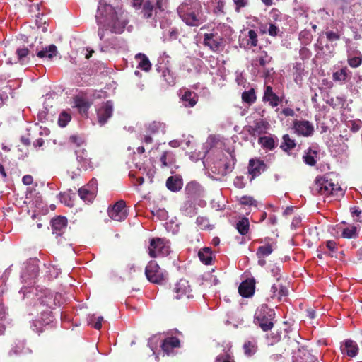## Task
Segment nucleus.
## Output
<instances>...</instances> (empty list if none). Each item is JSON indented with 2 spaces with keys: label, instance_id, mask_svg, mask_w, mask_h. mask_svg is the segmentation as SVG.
Here are the masks:
<instances>
[{
  "label": "nucleus",
  "instance_id": "nucleus-15",
  "mask_svg": "<svg viewBox=\"0 0 362 362\" xmlns=\"http://www.w3.org/2000/svg\"><path fill=\"white\" fill-rule=\"evenodd\" d=\"M255 281L254 279H247L240 283L238 287L240 295L244 298L251 297L255 289Z\"/></svg>",
  "mask_w": 362,
  "mask_h": 362
},
{
  "label": "nucleus",
  "instance_id": "nucleus-29",
  "mask_svg": "<svg viewBox=\"0 0 362 362\" xmlns=\"http://www.w3.org/2000/svg\"><path fill=\"white\" fill-rule=\"evenodd\" d=\"M198 257L200 261L206 265H210L212 263V251L210 247H205L198 252Z\"/></svg>",
  "mask_w": 362,
  "mask_h": 362
},
{
  "label": "nucleus",
  "instance_id": "nucleus-44",
  "mask_svg": "<svg viewBox=\"0 0 362 362\" xmlns=\"http://www.w3.org/2000/svg\"><path fill=\"white\" fill-rule=\"evenodd\" d=\"M243 350H244V353L246 356H251L255 354L256 350H257V346H255V344L253 342L248 341L244 344Z\"/></svg>",
  "mask_w": 362,
  "mask_h": 362
},
{
  "label": "nucleus",
  "instance_id": "nucleus-20",
  "mask_svg": "<svg viewBox=\"0 0 362 362\" xmlns=\"http://www.w3.org/2000/svg\"><path fill=\"white\" fill-rule=\"evenodd\" d=\"M341 351L343 354H346L349 357H354L358 352V347L357 344L351 340L346 339L341 345Z\"/></svg>",
  "mask_w": 362,
  "mask_h": 362
},
{
  "label": "nucleus",
  "instance_id": "nucleus-7",
  "mask_svg": "<svg viewBox=\"0 0 362 362\" xmlns=\"http://www.w3.org/2000/svg\"><path fill=\"white\" fill-rule=\"evenodd\" d=\"M170 252V247L164 240L160 238H152L148 246V254L150 257L155 258L158 257H164L169 255Z\"/></svg>",
  "mask_w": 362,
  "mask_h": 362
},
{
  "label": "nucleus",
  "instance_id": "nucleus-19",
  "mask_svg": "<svg viewBox=\"0 0 362 362\" xmlns=\"http://www.w3.org/2000/svg\"><path fill=\"white\" fill-rule=\"evenodd\" d=\"M263 101L268 102L269 105L275 107L281 102V99L273 91L272 87L267 86L264 88Z\"/></svg>",
  "mask_w": 362,
  "mask_h": 362
},
{
  "label": "nucleus",
  "instance_id": "nucleus-31",
  "mask_svg": "<svg viewBox=\"0 0 362 362\" xmlns=\"http://www.w3.org/2000/svg\"><path fill=\"white\" fill-rule=\"evenodd\" d=\"M282 139L283 141L280 145V148L289 153V151L296 146V141L291 139L288 134H284Z\"/></svg>",
  "mask_w": 362,
  "mask_h": 362
},
{
  "label": "nucleus",
  "instance_id": "nucleus-25",
  "mask_svg": "<svg viewBox=\"0 0 362 362\" xmlns=\"http://www.w3.org/2000/svg\"><path fill=\"white\" fill-rule=\"evenodd\" d=\"M75 107L78 108L81 114L87 115L88 110L91 106L92 103L83 97L76 96L74 98Z\"/></svg>",
  "mask_w": 362,
  "mask_h": 362
},
{
  "label": "nucleus",
  "instance_id": "nucleus-11",
  "mask_svg": "<svg viewBox=\"0 0 362 362\" xmlns=\"http://www.w3.org/2000/svg\"><path fill=\"white\" fill-rule=\"evenodd\" d=\"M113 103L111 100L103 103L97 110L98 122L100 126L107 123V120L112 116Z\"/></svg>",
  "mask_w": 362,
  "mask_h": 362
},
{
  "label": "nucleus",
  "instance_id": "nucleus-32",
  "mask_svg": "<svg viewBox=\"0 0 362 362\" xmlns=\"http://www.w3.org/2000/svg\"><path fill=\"white\" fill-rule=\"evenodd\" d=\"M274 249V245L272 243H267L264 245L259 246L256 252L257 257H267L270 255Z\"/></svg>",
  "mask_w": 362,
  "mask_h": 362
},
{
  "label": "nucleus",
  "instance_id": "nucleus-34",
  "mask_svg": "<svg viewBox=\"0 0 362 362\" xmlns=\"http://www.w3.org/2000/svg\"><path fill=\"white\" fill-rule=\"evenodd\" d=\"M349 78V70L346 66L336 72H334L332 74V78L334 81L346 82Z\"/></svg>",
  "mask_w": 362,
  "mask_h": 362
},
{
  "label": "nucleus",
  "instance_id": "nucleus-14",
  "mask_svg": "<svg viewBox=\"0 0 362 362\" xmlns=\"http://www.w3.org/2000/svg\"><path fill=\"white\" fill-rule=\"evenodd\" d=\"M266 170L264 161L259 159H251L249 161L248 173L251 175V180L259 176Z\"/></svg>",
  "mask_w": 362,
  "mask_h": 362
},
{
  "label": "nucleus",
  "instance_id": "nucleus-59",
  "mask_svg": "<svg viewBox=\"0 0 362 362\" xmlns=\"http://www.w3.org/2000/svg\"><path fill=\"white\" fill-rule=\"evenodd\" d=\"M240 202L242 205L251 206L255 202V200L250 197L244 196L240 198Z\"/></svg>",
  "mask_w": 362,
  "mask_h": 362
},
{
  "label": "nucleus",
  "instance_id": "nucleus-51",
  "mask_svg": "<svg viewBox=\"0 0 362 362\" xmlns=\"http://www.w3.org/2000/svg\"><path fill=\"white\" fill-rule=\"evenodd\" d=\"M98 180L95 178H92L89 181V182L84 187H86L88 189H89L92 192H94L95 194H97L98 189Z\"/></svg>",
  "mask_w": 362,
  "mask_h": 362
},
{
  "label": "nucleus",
  "instance_id": "nucleus-39",
  "mask_svg": "<svg viewBox=\"0 0 362 362\" xmlns=\"http://www.w3.org/2000/svg\"><path fill=\"white\" fill-rule=\"evenodd\" d=\"M258 141L264 148L272 150L275 148V141L272 137L261 136L259 138Z\"/></svg>",
  "mask_w": 362,
  "mask_h": 362
},
{
  "label": "nucleus",
  "instance_id": "nucleus-9",
  "mask_svg": "<svg viewBox=\"0 0 362 362\" xmlns=\"http://www.w3.org/2000/svg\"><path fill=\"white\" fill-rule=\"evenodd\" d=\"M107 213L110 218L114 221H124L127 216L125 202L124 200L117 202L113 206L108 209Z\"/></svg>",
  "mask_w": 362,
  "mask_h": 362
},
{
  "label": "nucleus",
  "instance_id": "nucleus-8",
  "mask_svg": "<svg viewBox=\"0 0 362 362\" xmlns=\"http://www.w3.org/2000/svg\"><path fill=\"white\" fill-rule=\"evenodd\" d=\"M33 351L23 341H18L10 350L8 355L12 358H18L22 361L31 360Z\"/></svg>",
  "mask_w": 362,
  "mask_h": 362
},
{
  "label": "nucleus",
  "instance_id": "nucleus-40",
  "mask_svg": "<svg viewBox=\"0 0 362 362\" xmlns=\"http://www.w3.org/2000/svg\"><path fill=\"white\" fill-rule=\"evenodd\" d=\"M216 362H235L234 356L229 351H223L216 357Z\"/></svg>",
  "mask_w": 362,
  "mask_h": 362
},
{
  "label": "nucleus",
  "instance_id": "nucleus-24",
  "mask_svg": "<svg viewBox=\"0 0 362 362\" xmlns=\"http://www.w3.org/2000/svg\"><path fill=\"white\" fill-rule=\"evenodd\" d=\"M165 129L166 124L160 121H153L146 127L147 132L150 134H165Z\"/></svg>",
  "mask_w": 362,
  "mask_h": 362
},
{
  "label": "nucleus",
  "instance_id": "nucleus-35",
  "mask_svg": "<svg viewBox=\"0 0 362 362\" xmlns=\"http://www.w3.org/2000/svg\"><path fill=\"white\" fill-rule=\"evenodd\" d=\"M250 223L246 217L241 218L236 223V229L238 233L242 235H246L249 231Z\"/></svg>",
  "mask_w": 362,
  "mask_h": 362
},
{
  "label": "nucleus",
  "instance_id": "nucleus-26",
  "mask_svg": "<svg viewBox=\"0 0 362 362\" xmlns=\"http://www.w3.org/2000/svg\"><path fill=\"white\" fill-rule=\"evenodd\" d=\"M166 187L172 192H178L182 187V179L177 176H170L166 180Z\"/></svg>",
  "mask_w": 362,
  "mask_h": 362
},
{
  "label": "nucleus",
  "instance_id": "nucleus-56",
  "mask_svg": "<svg viewBox=\"0 0 362 362\" xmlns=\"http://www.w3.org/2000/svg\"><path fill=\"white\" fill-rule=\"evenodd\" d=\"M350 210L352 217L354 218L356 221L361 222V220L360 219V216L362 213V211L359 209V207L354 206L351 207Z\"/></svg>",
  "mask_w": 362,
  "mask_h": 362
},
{
  "label": "nucleus",
  "instance_id": "nucleus-18",
  "mask_svg": "<svg viewBox=\"0 0 362 362\" xmlns=\"http://www.w3.org/2000/svg\"><path fill=\"white\" fill-rule=\"evenodd\" d=\"M269 124L263 119L255 120L253 125L248 126L247 132L250 136H256L266 132Z\"/></svg>",
  "mask_w": 362,
  "mask_h": 362
},
{
  "label": "nucleus",
  "instance_id": "nucleus-1",
  "mask_svg": "<svg viewBox=\"0 0 362 362\" xmlns=\"http://www.w3.org/2000/svg\"><path fill=\"white\" fill-rule=\"evenodd\" d=\"M178 15L183 22L191 27H198L206 21L202 13V7L198 1L182 3L177 9Z\"/></svg>",
  "mask_w": 362,
  "mask_h": 362
},
{
  "label": "nucleus",
  "instance_id": "nucleus-61",
  "mask_svg": "<svg viewBox=\"0 0 362 362\" xmlns=\"http://www.w3.org/2000/svg\"><path fill=\"white\" fill-rule=\"evenodd\" d=\"M144 1V0H132V6L136 10L140 9Z\"/></svg>",
  "mask_w": 362,
  "mask_h": 362
},
{
  "label": "nucleus",
  "instance_id": "nucleus-16",
  "mask_svg": "<svg viewBox=\"0 0 362 362\" xmlns=\"http://www.w3.org/2000/svg\"><path fill=\"white\" fill-rule=\"evenodd\" d=\"M185 192L188 199H195L201 196L203 189L197 182L191 181L187 184Z\"/></svg>",
  "mask_w": 362,
  "mask_h": 362
},
{
  "label": "nucleus",
  "instance_id": "nucleus-6",
  "mask_svg": "<svg viewBox=\"0 0 362 362\" xmlns=\"http://www.w3.org/2000/svg\"><path fill=\"white\" fill-rule=\"evenodd\" d=\"M173 292L174 298L177 300L190 299L193 298L194 296V292L189 281L184 279H180L175 284Z\"/></svg>",
  "mask_w": 362,
  "mask_h": 362
},
{
  "label": "nucleus",
  "instance_id": "nucleus-62",
  "mask_svg": "<svg viewBox=\"0 0 362 362\" xmlns=\"http://www.w3.org/2000/svg\"><path fill=\"white\" fill-rule=\"evenodd\" d=\"M22 182L25 185H30L33 182V178L30 175H25L23 177Z\"/></svg>",
  "mask_w": 362,
  "mask_h": 362
},
{
  "label": "nucleus",
  "instance_id": "nucleus-33",
  "mask_svg": "<svg viewBox=\"0 0 362 362\" xmlns=\"http://www.w3.org/2000/svg\"><path fill=\"white\" fill-rule=\"evenodd\" d=\"M78 195L82 200L88 203L93 202L96 197L94 192H92L84 186L78 189Z\"/></svg>",
  "mask_w": 362,
  "mask_h": 362
},
{
  "label": "nucleus",
  "instance_id": "nucleus-50",
  "mask_svg": "<svg viewBox=\"0 0 362 362\" xmlns=\"http://www.w3.org/2000/svg\"><path fill=\"white\" fill-rule=\"evenodd\" d=\"M348 64L352 68H357L362 64V56L360 54L348 59Z\"/></svg>",
  "mask_w": 362,
  "mask_h": 362
},
{
  "label": "nucleus",
  "instance_id": "nucleus-64",
  "mask_svg": "<svg viewBox=\"0 0 362 362\" xmlns=\"http://www.w3.org/2000/svg\"><path fill=\"white\" fill-rule=\"evenodd\" d=\"M288 294V290L285 286H281L279 288V290L278 291V295L279 297L281 296H286Z\"/></svg>",
  "mask_w": 362,
  "mask_h": 362
},
{
  "label": "nucleus",
  "instance_id": "nucleus-38",
  "mask_svg": "<svg viewBox=\"0 0 362 362\" xmlns=\"http://www.w3.org/2000/svg\"><path fill=\"white\" fill-rule=\"evenodd\" d=\"M317 152L315 150L308 148V152L303 156V161L310 166H314L316 164L315 157Z\"/></svg>",
  "mask_w": 362,
  "mask_h": 362
},
{
  "label": "nucleus",
  "instance_id": "nucleus-10",
  "mask_svg": "<svg viewBox=\"0 0 362 362\" xmlns=\"http://www.w3.org/2000/svg\"><path fill=\"white\" fill-rule=\"evenodd\" d=\"M76 160L81 168L85 170L88 169L93 170L95 166L98 165V161H93V158L90 157L88 151L84 148H79L75 151Z\"/></svg>",
  "mask_w": 362,
  "mask_h": 362
},
{
  "label": "nucleus",
  "instance_id": "nucleus-13",
  "mask_svg": "<svg viewBox=\"0 0 362 362\" xmlns=\"http://www.w3.org/2000/svg\"><path fill=\"white\" fill-rule=\"evenodd\" d=\"M68 221L64 216H57L52 219L51 226L52 233L57 238L62 237L67 229Z\"/></svg>",
  "mask_w": 362,
  "mask_h": 362
},
{
  "label": "nucleus",
  "instance_id": "nucleus-37",
  "mask_svg": "<svg viewBox=\"0 0 362 362\" xmlns=\"http://www.w3.org/2000/svg\"><path fill=\"white\" fill-rule=\"evenodd\" d=\"M241 98L243 103L248 105L253 104L257 100L255 89L250 88L248 90L243 92Z\"/></svg>",
  "mask_w": 362,
  "mask_h": 362
},
{
  "label": "nucleus",
  "instance_id": "nucleus-53",
  "mask_svg": "<svg viewBox=\"0 0 362 362\" xmlns=\"http://www.w3.org/2000/svg\"><path fill=\"white\" fill-rule=\"evenodd\" d=\"M196 223L202 230L206 229L209 227V220L206 218L202 216H198L197 218Z\"/></svg>",
  "mask_w": 362,
  "mask_h": 362
},
{
  "label": "nucleus",
  "instance_id": "nucleus-30",
  "mask_svg": "<svg viewBox=\"0 0 362 362\" xmlns=\"http://www.w3.org/2000/svg\"><path fill=\"white\" fill-rule=\"evenodd\" d=\"M135 58L138 60V68L145 71H148L151 69V63L146 54L139 53L135 56Z\"/></svg>",
  "mask_w": 362,
  "mask_h": 362
},
{
  "label": "nucleus",
  "instance_id": "nucleus-58",
  "mask_svg": "<svg viewBox=\"0 0 362 362\" xmlns=\"http://www.w3.org/2000/svg\"><path fill=\"white\" fill-rule=\"evenodd\" d=\"M299 54L302 59H306L311 57V52L307 47H302L300 49Z\"/></svg>",
  "mask_w": 362,
  "mask_h": 362
},
{
  "label": "nucleus",
  "instance_id": "nucleus-52",
  "mask_svg": "<svg viewBox=\"0 0 362 362\" xmlns=\"http://www.w3.org/2000/svg\"><path fill=\"white\" fill-rule=\"evenodd\" d=\"M280 33V29L275 24L269 23L268 34L272 37H276Z\"/></svg>",
  "mask_w": 362,
  "mask_h": 362
},
{
  "label": "nucleus",
  "instance_id": "nucleus-63",
  "mask_svg": "<svg viewBox=\"0 0 362 362\" xmlns=\"http://www.w3.org/2000/svg\"><path fill=\"white\" fill-rule=\"evenodd\" d=\"M281 114H283L286 117H289V116L292 117L295 115V112L293 109L286 107V108H284L282 110Z\"/></svg>",
  "mask_w": 362,
  "mask_h": 362
},
{
  "label": "nucleus",
  "instance_id": "nucleus-55",
  "mask_svg": "<svg viewBox=\"0 0 362 362\" xmlns=\"http://www.w3.org/2000/svg\"><path fill=\"white\" fill-rule=\"evenodd\" d=\"M103 321V317L100 316L97 318L96 322H94L93 318L90 319L88 324L91 325V327H94L95 329L100 330L102 327Z\"/></svg>",
  "mask_w": 362,
  "mask_h": 362
},
{
  "label": "nucleus",
  "instance_id": "nucleus-3",
  "mask_svg": "<svg viewBox=\"0 0 362 362\" xmlns=\"http://www.w3.org/2000/svg\"><path fill=\"white\" fill-rule=\"evenodd\" d=\"M275 312L267 305H259L255 313L254 323L259 327L263 332H268L274 327Z\"/></svg>",
  "mask_w": 362,
  "mask_h": 362
},
{
  "label": "nucleus",
  "instance_id": "nucleus-41",
  "mask_svg": "<svg viewBox=\"0 0 362 362\" xmlns=\"http://www.w3.org/2000/svg\"><path fill=\"white\" fill-rule=\"evenodd\" d=\"M272 60V57L269 56L266 51H262L256 59V61L262 67L265 66L267 64L270 63Z\"/></svg>",
  "mask_w": 362,
  "mask_h": 362
},
{
  "label": "nucleus",
  "instance_id": "nucleus-28",
  "mask_svg": "<svg viewBox=\"0 0 362 362\" xmlns=\"http://www.w3.org/2000/svg\"><path fill=\"white\" fill-rule=\"evenodd\" d=\"M161 168L170 167L175 161V155L171 151H165L160 157Z\"/></svg>",
  "mask_w": 362,
  "mask_h": 362
},
{
  "label": "nucleus",
  "instance_id": "nucleus-57",
  "mask_svg": "<svg viewBox=\"0 0 362 362\" xmlns=\"http://www.w3.org/2000/svg\"><path fill=\"white\" fill-rule=\"evenodd\" d=\"M180 31L177 28L173 27L169 30V40H175L178 38Z\"/></svg>",
  "mask_w": 362,
  "mask_h": 362
},
{
  "label": "nucleus",
  "instance_id": "nucleus-4",
  "mask_svg": "<svg viewBox=\"0 0 362 362\" xmlns=\"http://www.w3.org/2000/svg\"><path fill=\"white\" fill-rule=\"evenodd\" d=\"M52 298L45 296L38 300V302L35 304L36 310L40 312V316L37 320L42 325H48L52 322V311L49 310L51 308Z\"/></svg>",
  "mask_w": 362,
  "mask_h": 362
},
{
  "label": "nucleus",
  "instance_id": "nucleus-43",
  "mask_svg": "<svg viewBox=\"0 0 362 362\" xmlns=\"http://www.w3.org/2000/svg\"><path fill=\"white\" fill-rule=\"evenodd\" d=\"M168 0H156L155 6V17L153 20L155 23L157 22V16L159 12H163L167 8Z\"/></svg>",
  "mask_w": 362,
  "mask_h": 362
},
{
  "label": "nucleus",
  "instance_id": "nucleus-49",
  "mask_svg": "<svg viewBox=\"0 0 362 362\" xmlns=\"http://www.w3.org/2000/svg\"><path fill=\"white\" fill-rule=\"evenodd\" d=\"M235 5V11L237 13L249 5V0H233Z\"/></svg>",
  "mask_w": 362,
  "mask_h": 362
},
{
  "label": "nucleus",
  "instance_id": "nucleus-46",
  "mask_svg": "<svg viewBox=\"0 0 362 362\" xmlns=\"http://www.w3.org/2000/svg\"><path fill=\"white\" fill-rule=\"evenodd\" d=\"M248 37L247 45H250L251 47H256L258 44V37L256 31L250 30L248 31Z\"/></svg>",
  "mask_w": 362,
  "mask_h": 362
},
{
  "label": "nucleus",
  "instance_id": "nucleus-5",
  "mask_svg": "<svg viewBox=\"0 0 362 362\" xmlns=\"http://www.w3.org/2000/svg\"><path fill=\"white\" fill-rule=\"evenodd\" d=\"M147 279L153 284H161L165 281V273L154 260L150 261L145 269Z\"/></svg>",
  "mask_w": 362,
  "mask_h": 362
},
{
  "label": "nucleus",
  "instance_id": "nucleus-23",
  "mask_svg": "<svg viewBox=\"0 0 362 362\" xmlns=\"http://www.w3.org/2000/svg\"><path fill=\"white\" fill-rule=\"evenodd\" d=\"M185 107H192L198 102V95L191 90H186L181 98Z\"/></svg>",
  "mask_w": 362,
  "mask_h": 362
},
{
  "label": "nucleus",
  "instance_id": "nucleus-47",
  "mask_svg": "<svg viewBox=\"0 0 362 362\" xmlns=\"http://www.w3.org/2000/svg\"><path fill=\"white\" fill-rule=\"evenodd\" d=\"M71 120V115L66 112H62L59 117L58 124L60 127H64Z\"/></svg>",
  "mask_w": 362,
  "mask_h": 362
},
{
  "label": "nucleus",
  "instance_id": "nucleus-42",
  "mask_svg": "<svg viewBox=\"0 0 362 362\" xmlns=\"http://www.w3.org/2000/svg\"><path fill=\"white\" fill-rule=\"evenodd\" d=\"M341 236L344 238H356L358 236L357 228L354 226H349L342 231Z\"/></svg>",
  "mask_w": 362,
  "mask_h": 362
},
{
  "label": "nucleus",
  "instance_id": "nucleus-60",
  "mask_svg": "<svg viewBox=\"0 0 362 362\" xmlns=\"http://www.w3.org/2000/svg\"><path fill=\"white\" fill-rule=\"evenodd\" d=\"M69 141L72 144H76L78 147H80L83 144V140L81 137L76 135L71 136L69 138Z\"/></svg>",
  "mask_w": 362,
  "mask_h": 362
},
{
  "label": "nucleus",
  "instance_id": "nucleus-45",
  "mask_svg": "<svg viewBox=\"0 0 362 362\" xmlns=\"http://www.w3.org/2000/svg\"><path fill=\"white\" fill-rule=\"evenodd\" d=\"M16 53L18 56V61L21 63H23L25 61L26 57L29 54L30 51L27 47H23L18 48L16 49Z\"/></svg>",
  "mask_w": 362,
  "mask_h": 362
},
{
  "label": "nucleus",
  "instance_id": "nucleus-54",
  "mask_svg": "<svg viewBox=\"0 0 362 362\" xmlns=\"http://www.w3.org/2000/svg\"><path fill=\"white\" fill-rule=\"evenodd\" d=\"M327 39L329 42H334L339 40L341 37V35L338 33L329 30L325 33Z\"/></svg>",
  "mask_w": 362,
  "mask_h": 362
},
{
  "label": "nucleus",
  "instance_id": "nucleus-21",
  "mask_svg": "<svg viewBox=\"0 0 362 362\" xmlns=\"http://www.w3.org/2000/svg\"><path fill=\"white\" fill-rule=\"evenodd\" d=\"M180 346V341L176 337H170L165 339L161 344V349L164 353L169 355L173 349Z\"/></svg>",
  "mask_w": 362,
  "mask_h": 362
},
{
  "label": "nucleus",
  "instance_id": "nucleus-17",
  "mask_svg": "<svg viewBox=\"0 0 362 362\" xmlns=\"http://www.w3.org/2000/svg\"><path fill=\"white\" fill-rule=\"evenodd\" d=\"M221 37H216L214 33H205L204 35L203 44L204 46L208 47L211 51L217 52L221 47Z\"/></svg>",
  "mask_w": 362,
  "mask_h": 362
},
{
  "label": "nucleus",
  "instance_id": "nucleus-36",
  "mask_svg": "<svg viewBox=\"0 0 362 362\" xmlns=\"http://www.w3.org/2000/svg\"><path fill=\"white\" fill-rule=\"evenodd\" d=\"M57 52V47L54 45H50L45 49L37 52V56L40 58L48 57L52 58Z\"/></svg>",
  "mask_w": 362,
  "mask_h": 362
},
{
  "label": "nucleus",
  "instance_id": "nucleus-48",
  "mask_svg": "<svg viewBox=\"0 0 362 362\" xmlns=\"http://www.w3.org/2000/svg\"><path fill=\"white\" fill-rule=\"evenodd\" d=\"M163 77L168 86H173L175 84V78L169 70L163 72Z\"/></svg>",
  "mask_w": 362,
  "mask_h": 362
},
{
  "label": "nucleus",
  "instance_id": "nucleus-2",
  "mask_svg": "<svg viewBox=\"0 0 362 362\" xmlns=\"http://www.w3.org/2000/svg\"><path fill=\"white\" fill-rule=\"evenodd\" d=\"M313 191L314 194H320L325 197H333L338 198L344 195V192L341 187L335 185L326 176H318L316 177L313 187Z\"/></svg>",
  "mask_w": 362,
  "mask_h": 362
},
{
  "label": "nucleus",
  "instance_id": "nucleus-27",
  "mask_svg": "<svg viewBox=\"0 0 362 362\" xmlns=\"http://www.w3.org/2000/svg\"><path fill=\"white\" fill-rule=\"evenodd\" d=\"M143 18L145 19H150L155 17V6L151 0L144 1L141 9Z\"/></svg>",
  "mask_w": 362,
  "mask_h": 362
},
{
  "label": "nucleus",
  "instance_id": "nucleus-12",
  "mask_svg": "<svg viewBox=\"0 0 362 362\" xmlns=\"http://www.w3.org/2000/svg\"><path fill=\"white\" fill-rule=\"evenodd\" d=\"M293 129L295 133L298 135L305 137L312 136L314 132L313 124L308 120H295L293 122Z\"/></svg>",
  "mask_w": 362,
  "mask_h": 362
},
{
  "label": "nucleus",
  "instance_id": "nucleus-22",
  "mask_svg": "<svg viewBox=\"0 0 362 362\" xmlns=\"http://www.w3.org/2000/svg\"><path fill=\"white\" fill-rule=\"evenodd\" d=\"M320 247L325 255L330 257L338 258V247L334 240H327L325 243V246L321 245Z\"/></svg>",
  "mask_w": 362,
  "mask_h": 362
}]
</instances>
